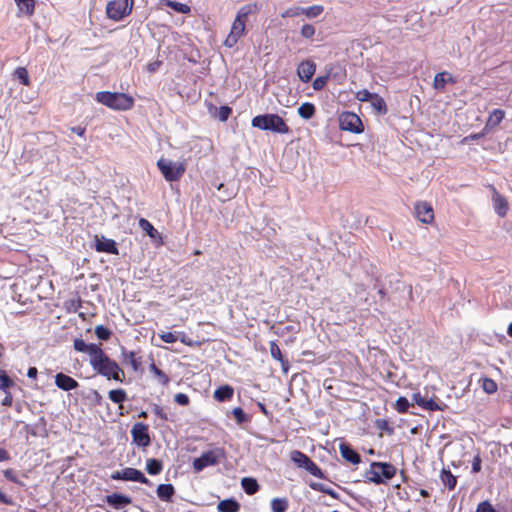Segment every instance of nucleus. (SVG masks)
I'll return each instance as SVG.
<instances>
[{
    "label": "nucleus",
    "instance_id": "nucleus-1",
    "mask_svg": "<svg viewBox=\"0 0 512 512\" xmlns=\"http://www.w3.org/2000/svg\"><path fill=\"white\" fill-rule=\"evenodd\" d=\"M92 368L100 375L107 379H114L116 381H123L124 372L119 365L112 359H110L102 349L97 354L89 359Z\"/></svg>",
    "mask_w": 512,
    "mask_h": 512
},
{
    "label": "nucleus",
    "instance_id": "nucleus-2",
    "mask_svg": "<svg viewBox=\"0 0 512 512\" xmlns=\"http://www.w3.org/2000/svg\"><path fill=\"white\" fill-rule=\"evenodd\" d=\"M252 126L260 130L272 131L279 134H287L289 126L277 114H264L255 116L251 122Z\"/></svg>",
    "mask_w": 512,
    "mask_h": 512
},
{
    "label": "nucleus",
    "instance_id": "nucleus-3",
    "mask_svg": "<svg viewBox=\"0 0 512 512\" xmlns=\"http://www.w3.org/2000/svg\"><path fill=\"white\" fill-rule=\"evenodd\" d=\"M96 100L114 110H129L133 107L134 100L131 96L124 93H112L108 91L98 92Z\"/></svg>",
    "mask_w": 512,
    "mask_h": 512
},
{
    "label": "nucleus",
    "instance_id": "nucleus-4",
    "mask_svg": "<svg viewBox=\"0 0 512 512\" xmlns=\"http://www.w3.org/2000/svg\"><path fill=\"white\" fill-rule=\"evenodd\" d=\"M396 468L390 463L373 462L370 469L365 472V479L368 482L382 484L390 480L396 474Z\"/></svg>",
    "mask_w": 512,
    "mask_h": 512
},
{
    "label": "nucleus",
    "instance_id": "nucleus-5",
    "mask_svg": "<svg viewBox=\"0 0 512 512\" xmlns=\"http://www.w3.org/2000/svg\"><path fill=\"white\" fill-rule=\"evenodd\" d=\"M225 458V450L220 447L205 451L200 457L193 460L192 466L195 472H201L206 467L215 466Z\"/></svg>",
    "mask_w": 512,
    "mask_h": 512
},
{
    "label": "nucleus",
    "instance_id": "nucleus-6",
    "mask_svg": "<svg viewBox=\"0 0 512 512\" xmlns=\"http://www.w3.org/2000/svg\"><path fill=\"white\" fill-rule=\"evenodd\" d=\"M157 167L167 181L173 182L179 180L185 172V165L182 162H173L161 158L157 161Z\"/></svg>",
    "mask_w": 512,
    "mask_h": 512
},
{
    "label": "nucleus",
    "instance_id": "nucleus-7",
    "mask_svg": "<svg viewBox=\"0 0 512 512\" xmlns=\"http://www.w3.org/2000/svg\"><path fill=\"white\" fill-rule=\"evenodd\" d=\"M133 0H111L107 3L106 13L108 18L120 21L132 11Z\"/></svg>",
    "mask_w": 512,
    "mask_h": 512
},
{
    "label": "nucleus",
    "instance_id": "nucleus-8",
    "mask_svg": "<svg viewBox=\"0 0 512 512\" xmlns=\"http://www.w3.org/2000/svg\"><path fill=\"white\" fill-rule=\"evenodd\" d=\"M339 126L341 130L352 133H361L363 124L359 116L353 112H344L339 117Z\"/></svg>",
    "mask_w": 512,
    "mask_h": 512
},
{
    "label": "nucleus",
    "instance_id": "nucleus-9",
    "mask_svg": "<svg viewBox=\"0 0 512 512\" xmlns=\"http://www.w3.org/2000/svg\"><path fill=\"white\" fill-rule=\"evenodd\" d=\"M111 478L113 480L134 481L142 484H149V480L140 470L130 467L114 472L111 475Z\"/></svg>",
    "mask_w": 512,
    "mask_h": 512
},
{
    "label": "nucleus",
    "instance_id": "nucleus-10",
    "mask_svg": "<svg viewBox=\"0 0 512 512\" xmlns=\"http://www.w3.org/2000/svg\"><path fill=\"white\" fill-rule=\"evenodd\" d=\"M131 436L133 443H135L138 447L146 448L151 443V439L148 433V426L144 423L138 422L134 424L131 429Z\"/></svg>",
    "mask_w": 512,
    "mask_h": 512
},
{
    "label": "nucleus",
    "instance_id": "nucleus-11",
    "mask_svg": "<svg viewBox=\"0 0 512 512\" xmlns=\"http://www.w3.org/2000/svg\"><path fill=\"white\" fill-rule=\"evenodd\" d=\"M245 28L246 25L243 22L234 19L230 33L228 34L227 38L224 41V45L229 48L235 46L238 40L244 35Z\"/></svg>",
    "mask_w": 512,
    "mask_h": 512
},
{
    "label": "nucleus",
    "instance_id": "nucleus-12",
    "mask_svg": "<svg viewBox=\"0 0 512 512\" xmlns=\"http://www.w3.org/2000/svg\"><path fill=\"white\" fill-rule=\"evenodd\" d=\"M415 215L419 221L426 224L431 223L434 219L433 208L425 201H420L415 204Z\"/></svg>",
    "mask_w": 512,
    "mask_h": 512
},
{
    "label": "nucleus",
    "instance_id": "nucleus-13",
    "mask_svg": "<svg viewBox=\"0 0 512 512\" xmlns=\"http://www.w3.org/2000/svg\"><path fill=\"white\" fill-rule=\"evenodd\" d=\"M492 203L496 214L500 217L507 215L509 210L508 201L495 188H492Z\"/></svg>",
    "mask_w": 512,
    "mask_h": 512
},
{
    "label": "nucleus",
    "instance_id": "nucleus-14",
    "mask_svg": "<svg viewBox=\"0 0 512 512\" xmlns=\"http://www.w3.org/2000/svg\"><path fill=\"white\" fill-rule=\"evenodd\" d=\"M95 249L98 252H105L110 254H118L116 242L112 239L105 238L104 236L95 237Z\"/></svg>",
    "mask_w": 512,
    "mask_h": 512
},
{
    "label": "nucleus",
    "instance_id": "nucleus-15",
    "mask_svg": "<svg viewBox=\"0 0 512 512\" xmlns=\"http://www.w3.org/2000/svg\"><path fill=\"white\" fill-rule=\"evenodd\" d=\"M261 9V6L257 3H248L240 7L235 17L236 20L243 22L246 25V21L251 15H256Z\"/></svg>",
    "mask_w": 512,
    "mask_h": 512
},
{
    "label": "nucleus",
    "instance_id": "nucleus-16",
    "mask_svg": "<svg viewBox=\"0 0 512 512\" xmlns=\"http://www.w3.org/2000/svg\"><path fill=\"white\" fill-rule=\"evenodd\" d=\"M261 9V6L257 3H248L240 7L235 17L236 20L243 22L246 25V21L251 15H256Z\"/></svg>",
    "mask_w": 512,
    "mask_h": 512
},
{
    "label": "nucleus",
    "instance_id": "nucleus-17",
    "mask_svg": "<svg viewBox=\"0 0 512 512\" xmlns=\"http://www.w3.org/2000/svg\"><path fill=\"white\" fill-rule=\"evenodd\" d=\"M316 70L314 62L306 60L298 65L297 73L302 82H308L311 80Z\"/></svg>",
    "mask_w": 512,
    "mask_h": 512
},
{
    "label": "nucleus",
    "instance_id": "nucleus-18",
    "mask_svg": "<svg viewBox=\"0 0 512 512\" xmlns=\"http://www.w3.org/2000/svg\"><path fill=\"white\" fill-rule=\"evenodd\" d=\"M105 501L108 505L112 506L115 509H122L125 506L129 505L132 502V499L129 496L113 493L107 495Z\"/></svg>",
    "mask_w": 512,
    "mask_h": 512
},
{
    "label": "nucleus",
    "instance_id": "nucleus-19",
    "mask_svg": "<svg viewBox=\"0 0 512 512\" xmlns=\"http://www.w3.org/2000/svg\"><path fill=\"white\" fill-rule=\"evenodd\" d=\"M74 349L78 352L87 353L89 355V359H92L97 352L101 349L99 345L96 344H87L83 339H75L73 343Z\"/></svg>",
    "mask_w": 512,
    "mask_h": 512
},
{
    "label": "nucleus",
    "instance_id": "nucleus-20",
    "mask_svg": "<svg viewBox=\"0 0 512 512\" xmlns=\"http://www.w3.org/2000/svg\"><path fill=\"white\" fill-rule=\"evenodd\" d=\"M55 384L58 388L64 391H70L78 387V382L64 373L56 374Z\"/></svg>",
    "mask_w": 512,
    "mask_h": 512
},
{
    "label": "nucleus",
    "instance_id": "nucleus-21",
    "mask_svg": "<svg viewBox=\"0 0 512 512\" xmlns=\"http://www.w3.org/2000/svg\"><path fill=\"white\" fill-rule=\"evenodd\" d=\"M447 83H456L455 78L448 72L437 73L434 77L433 86L436 90L444 91Z\"/></svg>",
    "mask_w": 512,
    "mask_h": 512
},
{
    "label": "nucleus",
    "instance_id": "nucleus-22",
    "mask_svg": "<svg viewBox=\"0 0 512 512\" xmlns=\"http://www.w3.org/2000/svg\"><path fill=\"white\" fill-rule=\"evenodd\" d=\"M505 116V112L501 109H494L487 121H486V124L484 126V131H489L491 129H493L494 127H496L504 118Z\"/></svg>",
    "mask_w": 512,
    "mask_h": 512
},
{
    "label": "nucleus",
    "instance_id": "nucleus-23",
    "mask_svg": "<svg viewBox=\"0 0 512 512\" xmlns=\"http://www.w3.org/2000/svg\"><path fill=\"white\" fill-rule=\"evenodd\" d=\"M341 456L352 464H358L361 461L360 455L354 451L349 445L342 443L340 445Z\"/></svg>",
    "mask_w": 512,
    "mask_h": 512
},
{
    "label": "nucleus",
    "instance_id": "nucleus-24",
    "mask_svg": "<svg viewBox=\"0 0 512 512\" xmlns=\"http://www.w3.org/2000/svg\"><path fill=\"white\" fill-rule=\"evenodd\" d=\"M234 394V389L230 385H223L214 391V399L219 402L229 401Z\"/></svg>",
    "mask_w": 512,
    "mask_h": 512
},
{
    "label": "nucleus",
    "instance_id": "nucleus-25",
    "mask_svg": "<svg viewBox=\"0 0 512 512\" xmlns=\"http://www.w3.org/2000/svg\"><path fill=\"white\" fill-rule=\"evenodd\" d=\"M174 492L175 489L172 484H160L157 487V496L165 502H170L172 500Z\"/></svg>",
    "mask_w": 512,
    "mask_h": 512
},
{
    "label": "nucleus",
    "instance_id": "nucleus-26",
    "mask_svg": "<svg viewBox=\"0 0 512 512\" xmlns=\"http://www.w3.org/2000/svg\"><path fill=\"white\" fill-rule=\"evenodd\" d=\"M440 479L445 487L449 490H453L457 485V478L450 470L443 468L440 473Z\"/></svg>",
    "mask_w": 512,
    "mask_h": 512
},
{
    "label": "nucleus",
    "instance_id": "nucleus-27",
    "mask_svg": "<svg viewBox=\"0 0 512 512\" xmlns=\"http://www.w3.org/2000/svg\"><path fill=\"white\" fill-rule=\"evenodd\" d=\"M217 508L219 512H238L240 505L234 499H225L218 503Z\"/></svg>",
    "mask_w": 512,
    "mask_h": 512
},
{
    "label": "nucleus",
    "instance_id": "nucleus-28",
    "mask_svg": "<svg viewBox=\"0 0 512 512\" xmlns=\"http://www.w3.org/2000/svg\"><path fill=\"white\" fill-rule=\"evenodd\" d=\"M19 12L30 16L34 13L35 9V0H14Z\"/></svg>",
    "mask_w": 512,
    "mask_h": 512
},
{
    "label": "nucleus",
    "instance_id": "nucleus-29",
    "mask_svg": "<svg viewBox=\"0 0 512 512\" xmlns=\"http://www.w3.org/2000/svg\"><path fill=\"white\" fill-rule=\"evenodd\" d=\"M139 227L148 234L151 239H161L160 233L153 227V225L146 219L139 220Z\"/></svg>",
    "mask_w": 512,
    "mask_h": 512
},
{
    "label": "nucleus",
    "instance_id": "nucleus-30",
    "mask_svg": "<svg viewBox=\"0 0 512 512\" xmlns=\"http://www.w3.org/2000/svg\"><path fill=\"white\" fill-rule=\"evenodd\" d=\"M108 397L113 403L119 404V409H122V403L127 399V394L123 389H115L109 391Z\"/></svg>",
    "mask_w": 512,
    "mask_h": 512
},
{
    "label": "nucleus",
    "instance_id": "nucleus-31",
    "mask_svg": "<svg viewBox=\"0 0 512 512\" xmlns=\"http://www.w3.org/2000/svg\"><path fill=\"white\" fill-rule=\"evenodd\" d=\"M241 485L243 490L249 495H253L259 490V485L254 478H243L241 481Z\"/></svg>",
    "mask_w": 512,
    "mask_h": 512
},
{
    "label": "nucleus",
    "instance_id": "nucleus-32",
    "mask_svg": "<svg viewBox=\"0 0 512 512\" xmlns=\"http://www.w3.org/2000/svg\"><path fill=\"white\" fill-rule=\"evenodd\" d=\"M122 355L125 361H127L132 366L135 372L140 369L141 361L140 358L136 357L135 352L122 349Z\"/></svg>",
    "mask_w": 512,
    "mask_h": 512
},
{
    "label": "nucleus",
    "instance_id": "nucleus-33",
    "mask_svg": "<svg viewBox=\"0 0 512 512\" xmlns=\"http://www.w3.org/2000/svg\"><path fill=\"white\" fill-rule=\"evenodd\" d=\"M298 114L303 119H310L315 114V106L310 102H305L298 108Z\"/></svg>",
    "mask_w": 512,
    "mask_h": 512
},
{
    "label": "nucleus",
    "instance_id": "nucleus-34",
    "mask_svg": "<svg viewBox=\"0 0 512 512\" xmlns=\"http://www.w3.org/2000/svg\"><path fill=\"white\" fill-rule=\"evenodd\" d=\"M291 460L300 468H304L307 466L309 461L311 460L306 454L301 451L295 450L291 453Z\"/></svg>",
    "mask_w": 512,
    "mask_h": 512
},
{
    "label": "nucleus",
    "instance_id": "nucleus-35",
    "mask_svg": "<svg viewBox=\"0 0 512 512\" xmlns=\"http://www.w3.org/2000/svg\"><path fill=\"white\" fill-rule=\"evenodd\" d=\"M370 104L379 114H385L387 112V106L384 99L376 93L372 97Z\"/></svg>",
    "mask_w": 512,
    "mask_h": 512
},
{
    "label": "nucleus",
    "instance_id": "nucleus-36",
    "mask_svg": "<svg viewBox=\"0 0 512 512\" xmlns=\"http://www.w3.org/2000/svg\"><path fill=\"white\" fill-rule=\"evenodd\" d=\"M163 469V465L161 461L151 458L148 459L146 462V470L150 475H157L159 474Z\"/></svg>",
    "mask_w": 512,
    "mask_h": 512
},
{
    "label": "nucleus",
    "instance_id": "nucleus-37",
    "mask_svg": "<svg viewBox=\"0 0 512 512\" xmlns=\"http://www.w3.org/2000/svg\"><path fill=\"white\" fill-rule=\"evenodd\" d=\"M288 500L286 498H274L271 501L272 512H286Z\"/></svg>",
    "mask_w": 512,
    "mask_h": 512
},
{
    "label": "nucleus",
    "instance_id": "nucleus-38",
    "mask_svg": "<svg viewBox=\"0 0 512 512\" xmlns=\"http://www.w3.org/2000/svg\"><path fill=\"white\" fill-rule=\"evenodd\" d=\"M150 371L154 374V377L161 385L166 386L169 383V377L154 363L150 365Z\"/></svg>",
    "mask_w": 512,
    "mask_h": 512
},
{
    "label": "nucleus",
    "instance_id": "nucleus-39",
    "mask_svg": "<svg viewBox=\"0 0 512 512\" xmlns=\"http://www.w3.org/2000/svg\"><path fill=\"white\" fill-rule=\"evenodd\" d=\"M324 8L321 5H314L310 7H301L302 14H304L307 18H315L318 17Z\"/></svg>",
    "mask_w": 512,
    "mask_h": 512
},
{
    "label": "nucleus",
    "instance_id": "nucleus-40",
    "mask_svg": "<svg viewBox=\"0 0 512 512\" xmlns=\"http://www.w3.org/2000/svg\"><path fill=\"white\" fill-rule=\"evenodd\" d=\"M167 6L178 13L187 14L190 12V7L187 4L180 3L177 1L168 0Z\"/></svg>",
    "mask_w": 512,
    "mask_h": 512
},
{
    "label": "nucleus",
    "instance_id": "nucleus-41",
    "mask_svg": "<svg viewBox=\"0 0 512 512\" xmlns=\"http://www.w3.org/2000/svg\"><path fill=\"white\" fill-rule=\"evenodd\" d=\"M14 385V382L12 379L8 377L5 371L0 370V390H3L4 392L7 391L8 388Z\"/></svg>",
    "mask_w": 512,
    "mask_h": 512
},
{
    "label": "nucleus",
    "instance_id": "nucleus-42",
    "mask_svg": "<svg viewBox=\"0 0 512 512\" xmlns=\"http://www.w3.org/2000/svg\"><path fill=\"white\" fill-rule=\"evenodd\" d=\"M422 409L428 411H441L443 410V407L439 405L433 398L426 396Z\"/></svg>",
    "mask_w": 512,
    "mask_h": 512
},
{
    "label": "nucleus",
    "instance_id": "nucleus-43",
    "mask_svg": "<svg viewBox=\"0 0 512 512\" xmlns=\"http://www.w3.org/2000/svg\"><path fill=\"white\" fill-rule=\"evenodd\" d=\"M158 335H159V337L161 338V340L163 342L170 343V344L175 343L179 339V336H178L177 332H165V331H162Z\"/></svg>",
    "mask_w": 512,
    "mask_h": 512
},
{
    "label": "nucleus",
    "instance_id": "nucleus-44",
    "mask_svg": "<svg viewBox=\"0 0 512 512\" xmlns=\"http://www.w3.org/2000/svg\"><path fill=\"white\" fill-rule=\"evenodd\" d=\"M409 406H410V403L408 401L407 398L405 397H399L397 400H396V403H395V409L399 412V413H405L408 411L409 409Z\"/></svg>",
    "mask_w": 512,
    "mask_h": 512
},
{
    "label": "nucleus",
    "instance_id": "nucleus-45",
    "mask_svg": "<svg viewBox=\"0 0 512 512\" xmlns=\"http://www.w3.org/2000/svg\"><path fill=\"white\" fill-rule=\"evenodd\" d=\"M95 334L100 340H108L111 336V332L109 329L104 327L103 325H98L95 327Z\"/></svg>",
    "mask_w": 512,
    "mask_h": 512
},
{
    "label": "nucleus",
    "instance_id": "nucleus-46",
    "mask_svg": "<svg viewBox=\"0 0 512 512\" xmlns=\"http://www.w3.org/2000/svg\"><path fill=\"white\" fill-rule=\"evenodd\" d=\"M232 415L234 416V418L236 419L237 423L238 424H242L244 422H247L248 421V417L247 415L245 414V412L243 411L242 408L240 407H235L233 410H232Z\"/></svg>",
    "mask_w": 512,
    "mask_h": 512
},
{
    "label": "nucleus",
    "instance_id": "nucleus-47",
    "mask_svg": "<svg viewBox=\"0 0 512 512\" xmlns=\"http://www.w3.org/2000/svg\"><path fill=\"white\" fill-rule=\"evenodd\" d=\"M482 387H483V390L488 394H492L497 391L496 382L489 378L484 379Z\"/></svg>",
    "mask_w": 512,
    "mask_h": 512
},
{
    "label": "nucleus",
    "instance_id": "nucleus-48",
    "mask_svg": "<svg viewBox=\"0 0 512 512\" xmlns=\"http://www.w3.org/2000/svg\"><path fill=\"white\" fill-rule=\"evenodd\" d=\"M305 469L313 476L322 478L323 473L321 469L312 461L310 460Z\"/></svg>",
    "mask_w": 512,
    "mask_h": 512
},
{
    "label": "nucleus",
    "instance_id": "nucleus-49",
    "mask_svg": "<svg viewBox=\"0 0 512 512\" xmlns=\"http://www.w3.org/2000/svg\"><path fill=\"white\" fill-rule=\"evenodd\" d=\"M375 93L369 92L367 89L360 90L355 97L360 102H370Z\"/></svg>",
    "mask_w": 512,
    "mask_h": 512
},
{
    "label": "nucleus",
    "instance_id": "nucleus-50",
    "mask_svg": "<svg viewBox=\"0 0 512 512\" xmlns=\"http://www.w3.org/2000/svg\"><path fill=\"white\" fill-rule=\"evenodd\" d=\"M328 79H329L328 75L317 77L313 81V89L316 91L322 90L326 86Z\"/></svg>",
    "mask_w": 512,
    "mask_h": 512
},
{
    "label": "nucleus",
    "instance_id": "nucleus-51",
    "mask_svg": "<svg viewBox=\"0 0 512 512\" xmlns=\"http://www.w3.org/2000/svg\"><path fill=\"white\" fill-rule=\"evenodd\" d=\"M300 14H302L301 7H290L286 9L284 12H282L281 17L282 18H289V17H297Z\"/></svg>",
    "mask_w": 512,
    "mask_h": 512
},
{
    "label": "nucleus",
    "instance_id": "nucleus-52",
    "mask_svg": "<svg viewBox=\"0 0 512 512\" xmlns=\"http://www.w3.org/2000/svg\"><path fill=\"white\" fill-rule=\"evenodd\" d=\"M15 75L24 85L29 84L28 72L25 68H23V67L17 68L15 71Z\"/></svg>",
    "mask_w": 512,
    "mask_h": 512
},
{
    "label": "nucleus",
    "instance_id": "nucleus-53",
    "mask_svg": "<svg viewBox=\"0 0 512 512\" xmlns=\"http://www.w3.org/2000/svg\"><path fill=\"white\" fill-rule=\"evenodd\" d=\"M301 35L304 37V38H312L315 34V28L310 25V24H305L302 26L301 28Z\"/></svg>",
    "mask_w": 512,
    "mask_h": 512
},
{
    "label": "nucleus",
    "instance_id": "nucleus-54",
    "mask_svg": "<svg viewBox=\"0 0 512 512\" xmlns=\"http://www.w3.org/2000/svg\"><path fill=\"white\" fill-rule=\"evenodd\" d=\"M3 474L8 480H10L20 486H24V483L18 479V477L16 476L15 472L12 469L4 470Z\"/></svg>",
    "mask_w": 512,
    "mask_h": 512
},
{
    "label": "nucleus",
    "instance_id": "nucleus-55",
    "mask_svg": "<svg viewBox=\"0 0 512 512\" xmlns=\"http://www.w3.org/2000/svg\"><path fill=\"white\" fill-rule=\"evenodd\" d=\"M494 509L495 508L492 506V504L485 500L477 505L476 512H493Z\"/></svg>",
    "mask_w": 512,
    "mask_h": 512
},
{
    "label": "nucleus",
    "instance_id": "nucleus-56",
    "mask_svg": "<svg viewBox=\"0 0 512 512\" xmlns=\"http://www.w3.org/2000/svg\"><path fill=\"white\" fill-rule=\"evenodd\" d=\"M232 110L230 107L228 106H221L218 110V118L221 120V121H226L230 114H231Z\"/></svg>",
    "mask_w": 512,
    "mask_h": 512
},
{
    "label": "nucleus",
    "instance_id": "nucleus-57",
    "mask_svg": "<svg viewBox=\"0 0 512 512\" xmlns=\"http://www.w3.org/2000/svg\"><path fill=\"white\" fill-rule=\"evenodd\" d=\"M174 400L177 404L181 406H186L189 404V397L184 393H178L175 395Z\"/></svg>",
    "mask_w": 512,
    "mask_h": 512
},
{
    "label": "nucleus",
    "instance_id": "nucleus-58",
    "mask_svg": "<svg viewBox=\"0 0 512 512\" xmlns=\"http://www.w3.org/2000/svg\"><path fill=\"white\" fill-rule=\"evenodd\" d=\"M481 457L479 454H476L474 457H473V460H472V472L473 473H478L480 472L481 470Z\"/></svg>",
    "mask_w": 512,
    "mask_h": 512
},
{
    "label": "nucleus",
    "instance_id": "nucleus-59",
    "mask_svg": "<svg viewBox=\"0 0 512 512\" xmlns=\"http://www.w3.org/2000/svg\"><path fill=\"white\" fill-rule=\"evenodd\" d=\"M427 395H422L420 392L413 393L412 400L419 406L423 407Z\"/></svg>",
    "mask_w": 512,
    "mask_h": 512
},
{
    "label": "nucleus",
    "instance_id": "nucleus-60",
    "mask_svg": "<svg viewBox=\"0 0 512 512\" xmlns=\"http://www.w3.org/2000/svg\"><path fill=\"white\" fill-rule=\"evenodd\" d=\"M270 351L274 359L281 360V351L276 343H271Z\"/></svg>",
    "mask_w": 512,
    "mask_h": 512
},
{
    "label": "nucleus",
    "instance_id": "nucleus-61",
    "mask_svg": "<svg viewBox=\"0 0 512 512\" xmlns=\"http://www.w3.org/2000/svg\"><path fill=\"white\" fill-rule=\"evenodd\" d=\"M12 401H13L12 394L10 392L6 391L5 392V397L2 400V405L3 406H11L12 405Z\"/></svg>",
    "mask_w": 512,
    "mask_h": 512
},
{
    "label": "nucleus",
    "instance_id": "nucleus-62",
    "mask_svg": "<svg viewBox=\"0 0 512 512\" xmlns=\"http://www.w3.org/2000/svg\"><path fill=\"white\" fill-rule=\"evenodd\" d=\"M0 502L6 505H13L14 502L11 498L6 496L2 491H0Z\"/></svg>",
    "mask_w": 512,
    "mask_h": 512
},
{
    "label": "nucleus",
    "instance_id": "nucleus-63",
    "mask_svg": "<svg viewBox=\"0 0 512 512\" xmlns=\"http://www.w3.org/2000/svg\"><path fill=\"white\" fill-rule=\"evenodd\" d=\"M92 400L100 405L102 403L103 397L97 390H94L92 392Z\"/></svg>",
    "mask_w": 512,
    "mask_h": 512
},
{
    "label": "nucleus",
    "instance_id": "nucleus-64",
    "mask_svg": "<svg viewBox=\"0 0 512 512\" xmlns=\"http://www.w3.org/2000/svg\"><path fill=\"white\" fill-rule=\"evenodd\" d=\"M160 65H161L160 61H155V62L149 63L147 66V69L149 72H155V71H157V69L159 68Z\"/></svg>",
    "mask_w": 512,
    "mask_h": 512
}]
</instances>
